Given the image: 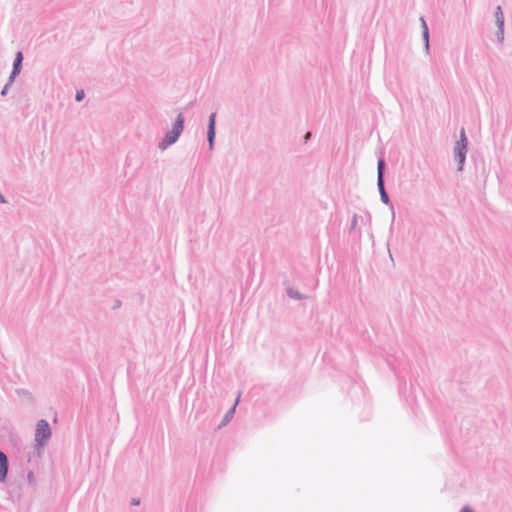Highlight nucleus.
<instances>
[{"mask_svg": "<svg viewBox=\"0 0 512 512\" xmlns=\"http://www.w3.org/2000/svg\"><path fill=\"white\" fill-rule=\"evenodd\" d=\"M185 117L183 113H179L173 123V126L168 130L162 140L158 143V148L162 151L177 142L184 130Z\"/></svg>", "mask_w": 512, "mask_h": 512, "instance_id": "nucleus-1", "label": "nucleus"}, {"mask_svg": "<svg viewBox=\"0 0 512 512\" xmlns=\"http://www.w3.org/2000/svg\"><path fill=\"white\" fill-rule=\"evenodd\" d=\"M468 139L465 130L462 128L460 131V138L456 141L454 146V158L458 163L457 171L463 170L466 154H467Z\"/></svg>", "mask_w": 512, "mask_h": 512, "instance_id": "nucleus-2", "label": "nucleus"}, {"mask_svg": "<svg viewBox=\"0 0 512 512\" xmlns=\"http://www.w3.org/2000/svg\"><path fill=\"white\" fill-rule=\"evenodd\" d=\"M51 434L48 421L45 419L39 420L35 429V447L37 449L44 448L48 440L51 438Z\"/></svg>", "mask_w": 512, "mask_h": 512, "instance_id": "nucleus-3", "label": "nucleus"}, {"mask_svg": "<svg viewBox=\"0 0 512 512\" xmlns=\"http://www.w3.org/2000/svg\"><path fill=\"white\" fill-rule=\"evenodd\" d=\"M215 137H216V113L213 112L209 115L208 125H207V141H208L209 150H211V151L214 149Z\"/></svg>", "mask_w": 512, "mask_h": 512, "instance_id": "nucleus-4", "label": "nucleus"}, {"mask_svg": "<svg viewBox=\"0 0 512 512\" xmlns=\"http://www.w3.org/2000/svg\"><path fill=\"white\" fill-rule=\"evenodd\" d=\"M23 66V53L18 51L13 61V68L9 76V83H13L15 78L20 74Z\"/></svg>", "mask_w": 512, "mask_h": 512, "instance_id": "nucleus-5", "label": "nucleus"}, {"mask_svg": "<svg viewBox=\"0 0 512 512\" xmlns=\"http://www.w3.org/2000/svg\"><path fill=\"white\" fill-rule=\"evenodd\" d=\"M9 471V461L7 455L0 450V482H5Z\"/></svg>", "mask_w": 512, "mask_h": 512, "instance_id": "nucleus-6", "label": "nucleus"}, {"mask_svg": "<svg viewBox=\"0 0 512 512\" xmlns=\"http://www.w3.org/2000/svg\"><path fill=\"white\" fill-rule=\"evenodd\" d=\"M377 187L382 203H384L385 205H389L393 210V204L391 203V200L385 188V181H377Z\"/></svg>", "mask_w": 512, "mask_h": 512, "instance_id": "nucleus-7", "label": "nucleus"}, {"mask_svg": "<svg viewBox=\"0 0 512 512\" xmlns=\"http://www.w3.org/2000/svg\"><path fill=\"white\" fill-rule=\"evenodd\" d=\"M386 162L384 157H380L377 162V181H385Z\"/></svg>", "mask_w": 512, "mask_h": 512, "instance_id": "nucleus-8", "label": "nucleus"}, {"mask_svg": "<svg viewBox=\"0 0 512 512\" xmlns=\"http://www.w3.org/2000/svg\"><path fill=\"white\" fill-rule=\"evenodd\" d=\"M494 17H495L496 26L504 27L505 18H504V13H503L502 7L500 5H498L495 8Z\"/></svg>", "mask_w": 512, "mask_h": 512, "instance_id": "nucleus-9", "label": "nucleus"}, {"mask_svg": "<svg viewBox=\"0 0 512 512\" xmlns=\"http://www.w3.org/2000/svg\"><path fill=\"white\" fill-rule=\"evenodd\" d=\"M286 292L290 298L295 299V300H302L305 298V296L303 294H301L297 290H294L293 288H287Z\"/></svg>", "mask_w": 512, "mask_h": 512, "instance_id": "nucleus-10", "label": "nucleus"}, {"mask_svg": "<svg viewBox=\"0 0 512 512\" xmlns=\"http://www.w3.org/2000/svg\"><path fill=\"white\" fill-rule=\"evenodd\" d=\"M237 403H238V399L236 400L235 404L225 414V416H224V418L222 420L221 425H226L230 421V419L232 418V416H233V414L235 412Z\"/></svg>", "mask_w": 512, "mask_h": 512, "instance_id": "nucleus-11", "label": "nucleus"}, {"mask_svg": "<svg viewBox=\"0 0 512 512\" xmlns=\"http://www.w3.org/2000/svg\"><path fill=\"white\" fill-rule=\"evenodd\" d=\"M422 37L425 42L426 50H429V29L428 26H425V31H422Z\"/></svg>", "mask_w": 512, "mask_h": 512, "instance_id": "nucleus-12", "label": "nucleus"}, {"mask_svg": "<svg viewBox=\"0 0 512 512\" xmlns=\"http://www.w3.org/2000/svg\"><path fill=\"white\" fill-rule=\"evenodd\" d=\"M498 30L496 32L497 41L499 43H503L504 41V27H497Z\"/></svg>", "mask_w": 512, "mask_h": 512, "instance_id": "nucleus-13", "label": "nucleus"}, {"mask_svg": "<svg viewBox=\"0 0 512 512\" xmlns=\"http://www.w3.org/2000/svg\"><path fill=\"white\" fill-rule=\"evenodd\" d=\"M357 224H358V216H357V214H354L351 219L349 230L350 231L354 230L356 228Z\"/></svg>", "mask_w": 512, "mask_h": 512, "instance_id": "nucleus-14", "label": "nucleus"}, {"mask_svg": "<svg viewBox=\"0 0 512 512\" xmlns=\"http://www.w3.org/2000/svg\"><path fill=\"white\" fill-rule=\"evenodd\" d=\"M84 96H85L84 91H83V90H78V91L76 92V95H75V100H76L77 102H80V101H82V100H83Z\"/></svg>", "mask_w": 512, "mask_h": 512, "instance_id": "nucleus-15", "label": "nucleus"}, {"mask_svg": "<svg viewBox=\"0 0 512 512\" xmlns=\"http://www.w3.org/2000/svg\"><path fill=\"white\" fill-rule=\"evenodd\" d=\"M27 481L30 485H34L35 483V478H34V473L32 471H29L27 473Z\"/></svg>", "mask_w": 512, "mask_h": 512, "instance_id": "nucleus-16", "label": "nucleus"}, {"mask_svg": "<svg viewBox=\"0 0 512 512\" xmlns=\"http://www.w3.org/2000/svg\"><path fill=\"white\" fill-rule=\"evenodd\" d=\"M11 84L12 83H9V81L5 84V86L3 87V89L0 92L1 96H6L7 95L8 89H9Z\"/></svg>", "mask_w": 512, "mask_h": 512, "instance_id": "nucleus-17", "label": "nucleus"}, {"mask_svg": "<svg viewBox=\"0 0 512 512\" xmlns=\"http://www.w3.org/2000/svg\"><path fill=\"white\" fill-rule=\"evenodd\" d=\"M460 512H474L469 506H464Z\"/></svg>", "mask_w": 512, "mask_h": 512, "instance_id": "nucleus-18", "label": "nucleus"}, {"mask_svg": "<svg viewBox=\"0 0 512 512\" xmlns=\"http://www.w3.org/2000/svg\"><path fill=\"white\" fill-rule=\"evenodd\" d=\"M312 134L311 132H307L304 136V142L307 143L308 140L311 138Z\"/></svg>", "mask_w": 512, "mask_h": 512, "instance_id": "nucleus-19", "label": "nucleus"}, {"mask_svg": "<svg viewBox=\"0 0 512 512\" xmlns=\"http://www.w3.org/2000/svg\"><path fill=\"white\" fill-rule=\"evenodd\" d=\"M420 20H421L422 29H423L422 31H425V26H427L426 21L424 20L423 17H421Z\"/></svg>", "mask_w": 512, "mask_h": 512, "instance_id": "nucleus-20", "label": "nucleus"}, {"mask_svg": "<svg viewBox=\"0 0 512 512\" xmlns=\"http://www.w3.org/2000/svg\"><path fill=\"white\" fill-rule=\"evenodd\" d=\"M140 500L139 499H132V505H139Z\"/></svg>", "mask_w": 512, "mask_h": 512, "instance_id": "nucleus-21", "label": "nucleus"}]
</instances>
